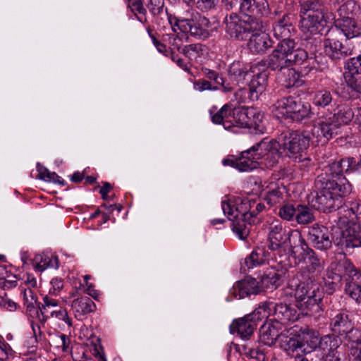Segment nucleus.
<instances>
[{
    "instance_id": "nucleus-24",
    "label": "nucleus",
    "mask_w": 361,
    "mask_h": 361,
    "mask_svg": "<svg viewBox=\"0 0 361 361\" xmlns=\"http://www.w3.org/2000/svg\"><path fill=\"white\" fill-rule=\"evenodd\" d=\"M251 34L247 46L252 52L263 54L271 47V39L267 33L262 32V29Z\"/></svg>"
},
{
    "instance_id": "nucleus-11",
    "label": "nucleus",
    "mask_w": 361,
    "mask_h": 361,
    "mask_svg": "<svg viewBox=\"0 0 361 361\" xmlns=\"http://www.w3.org/2000/svg\"><path fill=\"white\" fill-rule=\"evenodd\" d=\"M279 147L280 144L276 141L264 140L252 147V150L255 151V159L258 160L259 164L272 168L279 162Z\"/></svg>"
},
{
    "instance_id": "nucleus-42",
    "label": "nucleus",
    "mask_w": 361,
    "mask_h": 361,
    "mask_svg": "<svg viewBox=\"0 0 361 361\" xmlns=\"http://www.w3.org/2000/svg\"><path fill=\"white\" fill-rule=\"evenodd\" d=\"M355 115L356 111H353L349 106L342 104L338 106L336 111L331 116L335 118L341 127L342 124H348L353 118H355Z\"/></svg>"
},
{
    "instance_id": "nucleus-51",
    "label": "nucleus",
    "mask_w": 361,
    "mask_h": 361,
    "mask_svg": "<svg viewBox=\"0 0 361 361\" xmlns=\"http://www.w3.org/2000/svg\"><path fill=\"white\" fill-rule=\"evenodd\" d=\"M271 305V302H265L257 308L251 315L250 316V319L251 320H259L264 318H267L270 314H271L270 307Z\"/></svg>"
},
{
    "instance_id": "nucleus-48",
    "label": "nucleus",
    "mask_w": 361,
    "mask_h": 361,
    "mask_svg": "<svg viewBox=\"0 0 361 361\" xmlns=\"http://www.w3.org/2000/svg\"><path fill=\"white\" fill-rule=\"evenodd\" d=\"M280 279V275L275 270H271L261 276V286L264 288H275L279 286Z\"/></svg>"
},
{
    "instance_id": "nucleus-64",
    "label": "nucleus",
    "mask_w": 361,
    "mask_h": 361,
    "mask_svg": "<svg viewBox=\"0 0 361 361\" xmlns=\"http://www.w3.org/2000/svg\"><path fill=\"white\" fill-rule=\"evenodd\" d=\"M349 205L350 211L356 216L357 219H361V200L357 199L351 201Z\"/></svg>"
},
{
    "instance_id": "nucleus-25",
    "label": "nucleus",
    "mask_w": 361,
    "mask_h": 361,
    "mask_svg": "<svg viewBox=\"0 0 361 361\" xmlns=\"http://www.w3.org/2000/svg\"><path fill=\"white\" fill-rule=\"evenodd\" d=\"M271 314L275 317V319L281 322L288 321H296L298 319V314L295 309L290 307L287 304L274 303L271 302L270 307Z\"/></svg>"
},
{
    "instance_id": "nucleus-29",
    "label": "nucleus",
    "mask_w": 361,
    "mask_h": 361,
    "mask_svg": "<svg viewBox=\"0 0 361 361\" xmlns=\"http://www.w3.org/2000/svg\"><path fill=\"white\" fill-rule=\"evenodd\" d=\"M94 302L87 296L78 297L71 302V309L74 315L78 319L95 310Z\"/></svg>"
},
{
    "instance_id": "nucleus-47",
    "label": "nucleus",
    "mask_w": 361,
    "mask_h": 361,
    "mask_svg": "<svg viewBox=\"0 0 361 361\" xmlns=\"http://www.w3.org/2000/svg\"><path fill=\"white\" fill-rule=\"evenodd\" d=\"M300 15L324 12V5L320 0H300Z\"/></svg>"
},
{
    "instance_id": "nucleus-33",
    "label": "nucleus",
    "mask_w": 361,
    "mask_h": 361,
    "mask_svg": "<svg viewBox=\"0 0 361 361\" xmlns=\"http://www.w3.org/2000/svg\"><path fill=\"white\" fill-rule=\"evenodd\" d=\"M291 30H293V27L290 22V14H285L273 27L274 37L282 40L290 39Z\"/></svg>"
},
{
    "instance_id": "nucleus-38",
    "label": "nucleus",
    "mask_w": 361,
    "mask_h": 361,
    "mask_svg": "<svg viewBox=\"0 0 361 361\" xmlns=\"http://www.w3.org/2000/svg\"><path fill=\"white\" fill-rule=\"evenodd\" d=\"M293 104V97H288L279 99L272 106V113L278 118H289L290 107Z\"/></svg>"
},
{
    "instance_id": "nucleus-37",
    "label": "nucleus",
    "mask_w": 361,
    "mask_h": 361,
    "mask_svg": "<svg viewBox=\"0 0 361 361\" xmlns=\"http://www.w3.org/2000/svg\"><path fill=\"white\" fill-rule=\"evenodd\" d=\"M269 257V252L264 246L257 247L245 259V264L248 269L264 264Z\"/></svg>"
},
{
    "instance_id": "nucleus-60",
    "label": "nucleus",
    "mask_w": 361,
    "mask_h": 361,
    "mask_svg": "<svg viewBox=\"0 0 361 361\" xmlns=\"http://www.w3.org/2000/svg\"><path fill=\"white\" fill-rule=\"evenodd\" d=\"M0 305L11 312L16 310L18 307V305L8 298L6 293H4V296L0 295Z\"/></svg>"
},
{
    "instance_id": "nucleus-30",
    "label": "nucleus",
    "mask_w": 361,
    "mask_h": 361,
    "mask_svg": "<svg viewBox=\"0 0 361 361\" xmlns=\"http://www.w3.org/2000/svg\"><path fill=\"white\" fill-rule=\"evenodd\" d=\"M331 328L335 333L344 334L350 332L353 325L347 313L339 312L331 318Z\"/></svg>"
},
{
    "instance_id": "nucleus-56",
    "label": "nucleus",
    "mask_w": 361,
    "mask_h": 361,
    "mask_svg": "<svg viewBox=\"0 0 361 361\" xmlns=\"http://www.w3.org/2000/svg\"><path fill=\"white\" fill-rule=\"evenodd\" d=\"M147 8L154 16H158L164 12V0H149Z\"/></svg>"
},
{
    "instance_id": "nucleus-8",
    "label": "nucleus",
    "mask_w": 361,
    "mask_h": 361,
    "mask_svg": "<svg viewBox=\"0 0 361 361\" xmlns=\"http://www.w3.org/2000/svg\"><path fill=\"white\" fill-rule=\"evenodd\" d=\"M338 224L344 227L342 228L340 235L336 238L335 243L341 248L361 247L360 225L349 221L345 217H340Z\"/></svg>"
},
{
    "instance_id": "nucleus-55",
    "label": "nucleus",
    "mask_w": 361,
    "mask_h": 361,
    "mask_svg": "<svg viewBox=\"0 0 361 361\" xmlns=\"http://www.w3.org/2000/svg\"><path fill=\"white\" fill-rule=\"evenodd\" d=\"M332 101V97L328 91H321L314 97V102L317 106H326Z\"/></svg>"
},
{
    "instance_id": "nucleus-31",
    "label": "nucleus",
    "mask_w": 361,
    "mask_h": 361,
    "mask_svg": "<svg viewBox=\"0 0 361 361\" xmlns=\"http://www.w3.org/2000/svg\"><path fill=\"white\" fill-rule=\"evenodd\" d=\"M278 326L279 323L274 324L271 322L264 323L259 330L261 342L269 346L274 345L280 334Z\"/></svg>"
},
{
    "instance_id": "nucleus-40",
    "label": "nucleus",
    "mask_w": 361,
    "mask_h": 361,
    "mask_svg": "<svg viewBox=\"0 0 361 361\" xmlns=\"http://www.w3.org/2000/svg\"><path fill=\"white\" fill-rule=\"evenodd\" d=\"M33 267L38 271H43L49 267H58L57 258L46 255H36L32 262Z\"/></svg>"
},
{
    "instance_id": "nucleus-58",
    "label": "nucleus",
    "mask_w": 361,
    "mask_h": 361,
    "mask_svg": "<svg viewBox=\"0 0 361 361\" xmlns=\"http://www.w3.org/2000/svg\"><path fill=\"white\" fill-rule=\"evenodd\" d=\"M285 350L287 351L288 355H290L292 353H294L298 350L303 351L302 343H301L300 340L290 338L285 344Z\"/></svg>"
},
{
    "instance_id": "nucleus-19",
    "label": "nucleus",
    "mask_w": 361,
    "mask_h": 361,
    "mask_svg": "<svg viewBox=\"0 0 361 361\" xmlns=\"http://www.w3.org/2000/svg\"><path fill=\"white\" fill-rule=\"evenodd\" d=\"M233 202L235 205V212H231L229 214H234L235 217L239 214H241V216L248 215L249 217H253L263 211L265 207L262 203L247 198L237 197Z\"/></svg>"
},
{
    "instance_id": "nucleus-14",
    "label": "nucleus",
    "mask_w": 361,
    "mask_h": 361,
    "mask_svg": "<svg viewBox=\"0 0 361 361\" xmlns=\"http://www.w3.org/2000/svg\"><path fill=\"white\" fill-rule=\"evenodd\" d=\"M292 257L298 260V263L305 262L307 264L305 269L311 275L320 272L323 269V260L316 256L314 250L309 247L305 240L300 245L298 254Z\"/></svg>"
},
{
    "instance_id": "nucleus-17",
    "label": "nucleus",
    "mask_w": 361,
    "mask_h": 361,
    "mask_svg": "<svg viewBox=\"0 0 361 361\" xmlns=\"http://www.w3.org/2000/svg\"><path fill=\"white\" fill-rule=\"evenodd\" d=\"M255 151L252 150V147L242 152L241 156L238 159H225L223 160V164L225 166H231L241 172H247L257 168L259 161L255 159Z\"/></svg>"
},
{
    "instance_id": "nucleus-10",
    "label": "nucleus",
    "mask_w": 361,
    "mask_h": 361,
    "mask_svg": "<svg viewBox=\"0 0 361 361\" xmlns=\"http://www.w3.org/2000/svg\"><path fill=\"white\" fill-rule=\"evenodd\" d=\"M42 300L43 302L39 307L41 315L39 316V319L40 322L44 323L49 319L61 320L68 326H72L71 318L68 316L66 310L59 305V300L48 295H46Z\"/></svg>"
},
{
    "instance_id": "nucleus-20",
    "label": "nucleus",
    "mask_w": 361,
    "mask_h": 361,
    "mask_svg": "<svg viewBox=\"0 0 361 361\" xmlns=\"http://www.w3.org/2000/svg\"><path fill=\"white\" fill-rule=\"evenodd\" d=\"M259 291V286L256 279L247 278L237 282L230 290V295L235 299H242L250 295H256Z\"/></svg>"
},
{
    "instance_id": "nucleus-15",
    "label": "nucleus",
    "mask_w": 361,
    "mask_h": 361,
    "mask_svg": "<svg viewBox=\"0 0 361 361\" xmlns=\"http://www.w3.org/2000/svg\"><path fill=\"white\" fill-rule=\"evenodd\" d=\"M308 240L318 250H327L331 247L332 240L329 229L322 225L314 224L309 228Z\"/></svg>"
},
{
    "instance_id": "nucleus-28",
    "label": "nucleus",
    "mask_w": 361,
    "mask_h": 361,
    "mask_svg": "<svg viewBox=\"0 0 361 361\" xmlns=\"http://www.w3.org/2000/svg\"><path fill=\"white\" fill-rule=\"evenodd\" d=\"M299 336L302 343V350L305 352H311L321 345L322 341L317 330L305 327L301 329V334Z\"/></svg>"
},
{
    "instance_id": "nucleus-41",
    "label": "nucleus",
    "mask_w": 361,
    "mask_h": 361,
    "mask_svg": "<svg viewBox=\"0 0 361 361\" xmlns=\"http://www.w3.org/2000/svg\"><path fill=\"white\" fill-rule=\"evenodd\" d=\"M295 220L300 225H307L315 220L314 211L305 204L297 205Z\"/></svg>"
},
{
    "instance_id": "nucleus-45",
    "label": "nucleus",
    "mask_w": 361,
    "mask_h": 361,
    "mask_svg": "<svg viewBox=\"0 0 361 361\" xmlns=\"http://www.w3.org/2000/svg\"><path fill=\"white\" fill-rule=\"evenodd\" d=\"M209 20L205 17H200L197 22L193 20L190 33L199 38H207L209 35Z\"/></svg>"
},
{
    "instance_id": "nucleus-49",
    "label": "nucleus",
    "mask_w": 361,
    "mask_h": 361,
    "mask_svg": "<svg viewBox=\"0 0 361 361\" xmlns=\"http://www.w3.org/2000/svg\"><path fill=\"white\" fill-rule=\"evenodd\" d=\"M38 177L48 182L58 183L64 185V180L54 172H50L47 168L37 164Z\"/></svg>"
},
{
    "instance_id": "nucleus-9",
    "label": "nucleus",
    "mask_w": 361,
    "mask_h": 361,
    "mask_svg": "<svg viewBox=\"0 0 361 361\" xmlns=\"http://www.w3.org/2000/svg\"><path fill=\"white\" fill-rule=\"evenodd\" d=\"M340 128V124L336 121L334 117H322L314 123L312 128V142L325 144L338 133Z\"/></svg>"
},
{
    "instance_id": "nucleus-59",
    "label": "nucleus",
    "mask_w": 361,
    "mask_h": 361,
    "mask_svg": "<svg viewBox=\"0 0 361 361\" xmlns=\"http://www.w3.org/2000/svg\"><path fill=\"white\" fill-rule=\"evenodd\" d=\"M51 288L49 291V295H58L63 288L64 283L61 279L54 278L51 282Z\"/></svg>"
},
{
    "instance_id": "nucleus-22",
    "label": "nucleus",
    "mask_w": 361,
    "mask_h": 361,
    "mask_svg": "<svg viewBox=\"0 0 361 361\" xmlns=\"http://www.w3.org/2000/svg\"><path fill=\"white\" fill-rule=\"evenodd\" d=\"M332 34L325 39L323 42L326 54L333 59H340L351 54L352 50L345 47L339 40L334 37Z\"/></svg>"
},
{
    "instance_id": "nucleus-27",
    "label": "nucleus",
    "mask_w": 361,
    "mask_h": 361,
    "mask_svg": "<svg viewBox=\"0 0 361 361\" xmlns=\"http://www.w3.org/2000/svg\"><path fill=\"white\" fill-rule=\"evenodd\" d=\"M279 71L278 79L284 87L287 88L300 87L303 84L302 75L294 68L286 67Z\"/></svg>"
},
{
    "instance_id": "nucleus-52",
    "label": "nucleus",
    "mask_w": 361,
    "mask_h": 361,
    "mask_svg": "<svg viewBox=\"0 0 361 361\" xmlns=\"http://www.w3.org/2000/svg\"><path fill=\"white\" fill-rule=\"evenodd\" d=\"M282 192L279 187L271 184L269 186V190L267 192L265 200L270 205H274L279 203L282 200Z\"/></svg>"
},
{
    "instance_id": "nucleus-57",
    "label": "nucleus",
    "mask_w": 361,
    "mask_h": 361,
    "mask_svg": "<svg viewBox=\"0 0 361 361\" xmlns=\"http://www.w3.org/2000/svg\"><path fill=\"white\" fill-rule=\"evenodd\" d=\"M201 49V45L199 44H192L184 47L182 49V53L188 59H193L198 56V52Z\"/></svg>"
},
{
    "instance_id": "nucleus-18",
    "label": "nucleus",
    "mask_w": 361,
    "mask_h": 361,
    "mask_svg": "<svg viewBox=\"0 0 361 361\" xmlns=\"http://www.w3.org/2000/svg\"><path fill=\"white\" fill-rule=\"evenodd\" d=\"M357 169L356 160L353 157L341 159L338 161L329 164L325 168L324 176L331 180H337L339 177H343V173H348Z\"/></svg>"
},
{
    "instance_id": "nucleus-1",
    "label": "nucleus",
    "mask_w": 361,
    "mask_h": 361,
    "mask_svg": "<svg viewBox=\"0 0 361 361\" xmlns=\"http://www.w3.org/2000/svg\"><path fill=\"white\" fill-rule=\"evenodd\" d=\"M319 190L315 197V205L324 212H329L339 207L341 197L351 193L352 185L345 177H339L337 180H331L321 174L315 181Z\"/></svg>"
},
{
    "instance_id": "nucleus-26",
    "label": "nucleus",
    "mask_w": 361,
    "mask_h": 361,
    "mask_svg": "<svg viewBox=\"0 0 361 361\" xmlns=\"http://www.w3.org/2000/svg\"><path fill=\"white\" fill-rule=\"evenodd\" d=\"M240 8L242 12L248 15L256 13L262 16H267L269 13L267 0H240Z\"/></svg>"
},
{
    "instance_id": "nucleus-39",
    "label": "nucleus",
    "mask_w": 361,
    "mask_h": 361,
    "mask_svg": "<svg viewBox=\"0 0 361 361\" xmlns=\"http://www.w3.org/2000/svg\"><path fill=\"white\" fill-rule=\"evenodd\" d=\"M165 13L167 17L168 22L174 32H176L178 30L185 33L190 32L193 20L178 19L176 16L169 14L166 8L165 9Z\"/></svg>"
},
{
    "instance_id": "nucleus-53",
    "label": "nucleus",
    "mask_w": 361,
    "mask_h": 361,
    "mask_svg": "<svg viewBox=\"0 0 361 361\" xmlns=\"http://www.w3.org/2000/svg\"><path fill=\"white\" fill-rule=\"evenodd\" d=\"M193 87L195 90L203 92L205 90L216 91L220 89L217 85H214L212 83L205 79H199L193 82Z\"/></svg>"
},
{
    "instance_id": "nucleus-3",
    "label": "nucleus",
    "mask_w": 361,
    "mask_h": 361,
    "mask_svg": "<svg viewBox=\"0 0 361 361\" xmlns=\"http://www.w3.org/2000/svg\"><path fill=\"white\" fill-rule=\"evenodd\" d=\"M327 276L333 284H338L342 279L346 283L345 290L350 298L361 305V273L349 262L332 263L329 268Z\"/></svg>"
},
{
    "instance_id": "nucleus-2",
    "label": "nucleus",
    "mask_w": 361,
    "mask_h": 361,
    "mask_svg": "<svg viewBox=\"0 0 361 361\" xmlns=\"http://www.w3.org/2000/svg\"><path fill=\"white\" fill-rule=\"evenodd\" d=\"M303 240L298 229H291L286 232L279 219H273L269 222L267 241L271 250H286L288 248L290 255L295 256Z\"/></svg>"
},
{
    "instance_id": "nucleus-36",
    "label": "nucleus",
    "mask_w": 361,
    "mask_h": 361,
    "mask_svg": "<svg viewBox=\"0 0 361 361\" xmlns=\"http://www.w3.org/2000/svg\"><path fill=\"white\" fill-rule=\"evenodd\" d=\"M293 105L289 114V118L294 121H302L310 116V104L293 97Z\"/></svg>"
},
{
    "instance_id": "nucleus-62",
    "label": "nucleus",
    "mask_w": 361,
    "mask_h": 361,
    "mask_svg": "<svg viewBox=\"0 0 361 361\" xmlns=\"http://www.w3.org/2000/svg\"><path fill=\"white\" fill-rule=\"evenodd\" d=\"M298 284L295 282V280L293 279L290 281V283L288 284V287L284 288L282 292L281 297V298H291L293 295L295 296V289L297 288V286Z\"/></svg>"
},
{
    "instance_id": "nucleus-12",
    "label": "nucleus",
    "mask_w": 361,
    "mask_h": 361,
    "mask_svg": "<svg viewBox=\"0 0 361 361\" xmlns=\"http://www.w3.org/2000/svg\"><path fill=\"white\" fill-rule=\"evenodd\" d=\"M223 212L227 216L228 220L232 221V229L240 239H245L249 235L252 225L251 222H247L250 218L248 215L241 216V214L235 216L233 214H229L235 212V202L231 200H223L221 202Z\"/></svg>"
},
{
    "instance_id": "nucleus-4",
    "label": "nucleus",
    "mask_w": 361,
    "mask_h": 361,
    "mask_svg": "<svg viewBox=\"0 0 361 361\" xmlns=\"http://www.w3.org/2000/svg\"><path fill=\"white\" fill-rule=\"evenodd\" d=\"M298 283L295 292L296 307L305 316L317 317L322 311L320 286L314 280Z\"/></svg>"
},
{
    "instance_id": "nucleus-34",
    "label": "nucleus",
    "mask_w": 361,
    "mask_h": 361,
    "mask_svg": "<svg viewBox=\"0 0 361 361\" xmlns=\"http://www.w3.org/2000/svg\"><path fill=\"white\" fill-rule=\"evenodd\" d=\"M254 330V324L250 319V316L234 321L231 325V331L233 334L237 333L243 338H248Z\"/></svg>"
},
{
    "instance_id": "nucleus-61",
    "label": "nucleus",
    "mask_w": 361,
    "mask_h": 361,
    "mask_svg": "<svg viewBox=\"0 0 361 361\" xmlns=\"http://www.w3.org/2000/svg\"><path fill=\"white\" fill-rule=\"evenodd\" d=\"M129 7L130 8L132 12L134 13L135 16H137V14L146 15L147 11L144 8L141 0H130Z\"/></svg>"
},
{
    "instance_id": "nucleus-43",
    "label": "nucleus",
    "mask_w": 361,
    "mask_h": 361,
    "mask_svg": "<svg viewBox=\"0 0 361 361\" xmlns=\"http://www.w3.org/2000/svg\"><path fill=\"white\" fill-rule=\"evenodd\" d=\"M247 71L243 63L240 61H234L228 69L230 79L235 82L237 85L243 82L247 75Z\"/></svg>"
},
{
    "instance_id": "nucleus-5",
    "label": "nucleus",
    "mask_w": 361,
    "mask_h": 361,
    "mask_svg": "<svg viewBox=\"0 0 361 361\" xmlns=\"http://www.w3.org/2000/svg\"><path fill=\"white\" fill-rule=\"evenodd\" d=\"M307 58L303 49L296 48L292 39L281 40L269 57L268 66L272 70H280L294 64H300Z\"/></svg>"
},
{
    "instance_id": "nucleus-6",
    "label": "nucleus",
    "mask_w": 361,
    "mask_h": 361,
    "mask_svg": "<svg viewBox=\"0 0 361 361\" xmlns=\"http://www.w3.org/2000/svg\"><path fill=\"white\" fill-rule=\"evenodd\" d=\"M226 32L231 37L238 40L246 39L251 32L260 31L263 22L251 15L247 14L241 19L235 13H231L224 20Z\"/></svg>"
},
{
    "instance_id": "nucleus-46",
    "label": "nucleus",
    "mask_w": 361,
    "mask_h": 361,
    "mask_svg": "<svg viewBox=\"0 0 361 361\" xmlns=\"http://www.w3.org/2000/svg\"><path fill=\"white\" fill-rule=\"evenodd\" d=\"M341 339L337 336H326L322 340L321 346L325 354L341 353L338 349L341 348Z\"/></svg>"
},
{
    "instance_id": "nucleus-63",
    "label": "nucleus",
    "mask_w": 361,
    "mask_h": 361,
    "mask_svg": "<svg viewBox=\"0 0 361 361\" xmlns=\"http://www.w3.org/2000/svg\"><path fill=\"white\" fill-rule=\"evenodd\" d=\"M93 346V354L98 357V361H106L104 354L102 352V347L99 343V339L96 338V342H92Z\"/></svg>"
},
{
    "instance_id": "nucleus-21",
    "label": "nucleus",
    "mask_w": 361,
    "mask_h": 361,
    "mask_svg": "<svg viewBox=\"0 0 361 361\" xmlns=\"http://www.w3.org/2000/svg\"><path fill=\"white\" fill-rule=\"evenodd\" d=\"M335 27L347 39H352L361 36V20L350 17H343L336 21Z\"/></svg>"
},
{
    "instance_id": "nucleus-54",
    "label": "nucleus",
    "mask_w": 361,
    "mask_h": 361,
    "mask_svg": "<svg viewBox=\"0 0 361 361\" xmlns=\"http://www.w3.org/2000/svg\"><path fill=\"white\" fill-rule=\"evenodd\" d=\"M52 343L55 348L61 349L63 352H66L69 347L70 339L66 335L60 334L53 338Z\"/></svg>"
},
{
    "instance_id": "nucleus-23",
    "label": "nucleus",
    "mask_w": 361,
    "mask_h": 361,
    "mask_svg": "<svg viewBox=\"0 0 361 361\" xmlns=\"http://www.w3.org/2000/svg\"><path fill=\"white\" fill-rule=\"evenodd\" d=\"M300 16V27L304 32L314 35L319 32L324 25V13H308Z\"/></svg>"
},
{
    "instance_id": "nucleus-13",
    "label": "nucleus",
    "mask_w": 361,
    "mask_h": 361,
    "mask_svg": "<svg viewBox=\"0 0 361 361\" xmlns=\"http://www.w3.org/2000/svg\"><path fill=\"white\" fill-rule=\"evenodd\" d=\"M245 112L244 108L238 107L231 109L229 104L224 105L220 110L212 116V120L214 123L222 124L225 129L231 130L235 128H245L241 123L239 114Z\"/></svg>"
},
{
    "instance_id": "nucleus-44",
    "label": "nucleus",
    "mask_w": 361,
    "mask_h": 361,
    "mask_svg": "<svg viewBox=\"0 0 361 361\" xmlns=\"http://www.w3.org/2000/svg\"><path fill=\"white\" fill-rule=\"evenodd\" d=\"M202 73L208 80L214 81V85L221 87L224 92H229L233 90V87L228 83L226 84L224 79L215 71L204 67L202 68Z\"/></svg>"
},
{
    "instance_id": "nucleus-7",
    "label": "nucleus",
    "mask_w": 361,
    "mask_h": 361,
    "mask_svg": "<svg viewBox=\"0 0 361 361\" xmlns=\"http://www.w3.org/2000/svg\"><path fill=\"white\" fill-rule=\"evenodd\" d=\"M307 131H291L285 134L281 139L280 146L286 155L290 157L300 154L309 146L310 140Z\"/></svg>"
},
{
    "instance_id": "nucleus-50",
    "label": "nucleus",
    "mask_w": 361,
    "mask_h": 361,
    "mask_svg": "<svg viewBox=\"0 0 361 361\" xmlns=\"http://www.w3.org/2000/svg\"><path fill=\"white\" fill-rule=\"evenodd\" d=\"M296 210L297 207H295L293 204L286 203L279 207L278 215L283 220L291 221L295 220Z\"/></svg>"
},
{
    "instance_id": "nucleus-35",
    "label": "nucleus",
    "mask_w": 361,
    "mask_h": 361,
    "mask_svg": "<svg viewBox=\"0 0 361 361\" xmlns=\"http://www.w3.org/2000/svg\"><path fill=\"white\" fill-rule=\"evenodd\" d=\"M267 85V74L260 73L255 75L250 82V97L252 100L258 99L266 90Z\"/></svg>"
},
{
    "instance_id": "nucleus-32",
    "label": "nucleus",
    "mask_w": 361,
    "mask_h": 361,
    "mask_svg": "<svg viewBox=\"0 0 361 361\" xmlns=\"http://www.w3.org/2000/svg\"><path fill=\"white\" fill-rule=\"evenodd\" d=\"M244 111L239 114L241 123L245 125V128H258L264 118L263 114L254 108H244Z\"/></svg>"
},
{
    "instance_id": "nucleus-16",
    "label": "nucleus",
    "mask_w": 361,
    "mask_h": 361,
    "mask_svg": "<svg viewBox=\"0 0 361 361\" xmlns=\"http://www.w3.org/2000/svg\"><path fill=\"white\" fill-rule=\"evenodd\" d=\"M344 82L336 89V93L345 99H355L361 94V77L344 73Z\"/></svg>"
}]
</instances>
